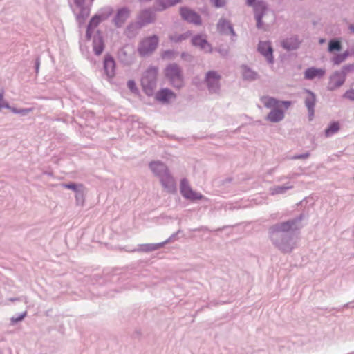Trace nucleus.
<instances>
[{
	"instance_id": "1",
	"label": "nucleus",
	"mask_w": 354,
	"mask_h": 354,
	"mask_svg": "<svg viewBox=\"0 0 354 354\" xmlns=\"http://www.w3.org/2000/svg\"><path fill=\"white\" fill-rule=\"evenodd\" d=\"M307 202L305 198L297 203L298 206L304 207V209L299 215L284 221L277 222L268 229L270 241L282 253H290L295 248V234L303 227L302 220L309 217V207L306 208Z\"/></svg>"
},
{
	"instance_id": "2",
	"label": "nucleus",
	"mask_w": 354,
	"mask_h": 354,
	"mask_svg": "<svg viewBox=\"0 0 354 354\" xmlns=\"http://www.w3.org/2000/svg\"><path fill=\"white\" fill-rule=\"evenodd\" d=\"M158 68L155 66H150L142 73L141 77V86L143 92L148 97L153 96L155 89L157 86Z\"/></svg>"
},
{
	"instance_id": "3",
	"label": "nucleus",
	"mask_w": 354,
	"mask_h": 354,
	"mask_svg": "<svg viewBox=\"0 0 354 354\" xmlns=\"http://www.w3.org/2000/svg\"><path fill=\"white\" fill-rule=\"evenodd\" d=\"M164 75L171 85L177 89L184 86V77L181 68L176 63L169 64L164 69Z\"/></svg>"
},
{
	"instance_id": "4",
	"label": "nucleus",
	"mask_w": 354,
	"mask_h": 354,
	"mask_svg": "<svg viewBox=\"0 0 354 354\" xmlns=\"http://www.w3.org/2000/svg\"><path fill=\"white\" fill-rule=\"evenodd\" d=\"M159 38L156 35H153L147 37L139 44L138 48L139 54L142 57H145L151 54L157 48Z\"/></svg>"
},
{
	"instance_id": "5",
	"label": "nucleus",
	"mask_w": 354,
	"mask_h": 354,
	"mask_svg": "<svg viewBox=\"0 0 354 354\" xmlns=\"http://www.w3.org/2000/svg\"><path fill=\"white\" fill-rule=\"evenodd\" d=\"M221 76L216 71H209L205 73V82L210 93H218L221 89Z\"/></svg>"
},
{
	"instance_id": "6",
	"label": "nucleus",
	"mask_w": 354,
	"mask_h": 354,
	"mask_svg": "<svg viewBox=\"0 0 354 354\" xmlns=\"http://www.w3.org/2000/svg\"><path fill=\"white\" fill-rule=\"evenodd\" d=\"M250 6L253 7L257 28L259 30L263 29L264 23L263 18L268 9L267 3L263 0H259L254 5Z\"/></svg>"
},
{
	"instance_id": "7",
	"label": "nucleus",
	"mask_w": 354,
	"mask_h": 354,
	"mask_svg": "<svg viewBox=\"0 0 354 354\" xmlns=\"http://www.w3.org/2000/svg\"><path fill=\"white\" fill-rule=\"evenodd\" d=\"M180 15L181 18L188 23L195 25H201L202 24L201 15L195 10L187 6L180 8Z\"/></svg>"
},
{
	"instance_id": "8",
	"label": "nucleus",
	"mask_w": 354,
	"mask_h": 354,
	"mask_svg": "<svg viewBox=\"0 0 354 354\" xmlns=\"http://www.w3.org/2000/svg\"><path fill=\"white\" fill-rule=\"evenodd\" d=\"M257 51L265 57L266 61L270 64H273L274 62V57L273 55L274 49L271 41H259L257 45Z\"/></svg>"
},
{
	"instance_id": "9",
	"label": "nucleus",
	"mask_w": 354,
	"mask_h": 354,
	"mask_svg": "<svg viewBox=\"0 0 354 354\" xmlns=\"http://www.w3.org/2000/svg\"><path fill=\"white\" fill-rule=\"evenodd\" d=\"M116 62L114 57L106 53L103 59V70L108 80L113 78L115 75Z\"/></svg>"
},
{
	"instance_id": "10",
	"label": "nucleus",
	"mask_w": 354,
	"mask_h": 354,
	"mask_svg": "<svg viewBox=\"0 0 354 354\" xmlns=\"http://www.w3.org/2000/svg\"><path fill=\"white\" fill-rule=\"evenodd\" d=\"M155 100L162 104H169L171 100L176 98V94L170 88H162L158 91L156 93H154Z\"/></svg>"
},
{
	"instance_id": "11",
	"label": "nucleus",
	"mask_w": 354,
	"mask_h": 354,
	"mask_svg": "<svg viewBox=\"0 0 354 354\" xmlns=\"http://www.w3.org/2000/svg\"><path fill=\"white\" fill-rule=\"evenodd\" d=\"M155 20L156 15L150 8L142 10L137 17V21L141 28L153 23Z\"/></svg>"
},
{
	"instance_id": "12",
	"label": "nucleus",
	"mask_w": 354,
	"mask_h": 354,
	"mask_svg": "<svg viewBox=\"0 0 354 354\" xmlns=\"http://www.w3.org/2000/svg\"><path fill=\"white\" fill-rule=\"evenodd\" d=\"M119 62L124 66H130L133 62V50L128 46L120 48L118 51Z\"/></svg>"
},
{
	"instance_id": "13",
	"label": "nucleus",
	"mask_w": 354,
	"mask_h": 354,
	"mask_svg": "<svg viewBox=\"0 0 354 354\" xmlns=\"http://www.w3.org/2000/svg\"><path fill=\"white\" fill-rule=\"evenodd\" d=\"M105 48V43L103 32L97 30L93 37V50L95 55L100 56Z\"/></svg>"
},
{
	"instance_id": "14",
	"label": "nucleus",
	"mask_w": 354,
	"mask_h": 354,
	"mask_svg": "<svg viewBox=\"0 0 354 354\" xmlns=\"http://www.w3.org/2000/svg\"><path fill=\"white\" fill-rule=\"evenodd\" d=\"M354 71V64H348L344 65L341 70L336 71V75H342V79L339 81H335L333 85L329 88V90L334 91L335 89L341 87L345 82L346 75L348 73Z\"/></svg>"
},
{
	"instance_id": "15",
	"label": "nucleus",
	"mask_w": 354,
	"mask_h": 354,
	"mask_svg": "<svg viewBox=\"0 0 354 354\" xmlns=\"http://www.w3.org/2000/svg\"><path fill=\"white\" fill-rule=\"evenodd\" d=\"M130 10L129 8L124 6L117 10L113 22L116 28H121L129 17Z\"/></svg>"
},
{
	"instance_id": "16",
	"label": "nucleus",
	"mask_w": 354,
	"mask_h": 354,
	"mask_svg": "<svg viewBox=\"0 0 354 354\" xmlns=\"http://www.w3.org/2000/svg\"><path fill=\"white\" fill-rule=\"evenodd\" d=\"M191 43L192 46L200 48L201 50H203L205 53H211L212 52L211 44L201 34H197L192 37Z\"/></svg>"
},
{
	"instance_id": "17",
	"label": "nucleus",
	"mask_w": 354,
	"mask_h": 354,
	"mask_svg": "<svg viewBox=\"0 0 354 354\" xmlns=\"http://www.w3.org/2000/svg\"><path fill=\"white\" fill-rule=\"evenodd\" d=\"M149 167L153 174L159 178L170 172L168 167L160 160L151 161Z\"/></svg>"
},
{
	"instance_id": "18",
	"label": "nucleus",
	"mask_w": 354,
	"mask_h": 354,
	"mask_svg": "<svg viewBox=\"0 0 354 354\" xmlns=\"http://www.w3.org/2000/svg\"><path fill=\"white\" fill-rule=\"evenodd\" d=\"M162 186L169 193H174L176 192V184L175 180L170 172L166 174L160 178Z\"/></svg>"
},
{
	"instance_id": "19",
	"label": "nucleus",
	"mask_w": 354,
	"mask_h": 354,
	"mask_svg": "<svg viewBox=\"0 0 354 354\" xmlns=\"http://www.w3.org/2000/svg\"><path fill=\"white\" fill-rule=\"evenodd\" d=\"M326 73L324 68H316L315 66L306 68L304 73V79L307 80H313L315 78L321 79Z\"/></svg>"
},
{
	"instance_id": "20",
	"label": "nucleus",
	"mask_w": 354,
	"mask_h": 354,
	"mask_svg": "<svg viewBox=\"0 0 354 354\" xmlns=\"http://www.w3.org/2000/svg\"><path fill=\"white\" fill-rule=\"evenodd\" d=\"M181 2L182 0H156L154 10L157 12H162Z\"/></svg>"
},
{
	"instance_id": "21",
	"label": "nucleus",
	"mask_w": 354,
	"mask_h": 354,
	"mask_svg": "<svg viewBox=\"0 0 354 354\" xmlns=\"http://www.w3.org/2000/svg\"><path fill=\"white\" fill-rule=\"evenodd\" d=\"M301 41L297 36L287 38L281 41V47L287 51H292L299 48Z\"/></svg>"
},
{
	"instance_id": "22",
	"label": "nucleus",
	"mask_w": 354,
	"mask_h": 354,
	"mask_svg": "<svg viewBox=\"0 0 354 354\" xmlns=\"http://www.w3.org/2000/svg\"><path fill=\"white\" fill-rule=\"evenodd\" d=\"M284 116L283 110L279 108L272 109L266 117V120L271 122L277 123L281 121L284 118Z\"/></svg>"
},
{
	"instance_id": "23",
	"label": "nucleus",
	"mask_w": 354,
	"mask_h": 354,
	"mask_svg": "<svg viewBox=\"0 0 354 354\" xmlns=\"http://www.w3.org/2000/svg\"><path fill=\"white\" fill-rule=\"evenodd\" d=\"M162 243H145V244H140L138 245V248L133 249L131 250H128L131 252H150L155 250H157L161 248H162Z\"/></svg>"
},
{
	"instance_id": "24",
	"label": "nucleus",
	"mask_w": 354,
	"mask_h": 354,
	"mask_svg": "<svg viewBox=\"0 0 354 354\" xmlns=\"http://www.w3.org/2000/svg\"><path fill=\"white\" fill-rule=\"evenodd\" d=\"M193 189L190 187L188 180L184 178L180 183V192L183 197L188 200Z\"/></svg>"
},
{
	"instance_id": "25",
	"label": "nucleus",
	"mask_w": 354,
	"mask_h": 354,
	"mask_svg": "<svg viewBox=\"0 0 354 354\" xmlns=\"http://www.w3.org/2000/svg\"><path fill=\"white\" fill-rule=\"evenodd\" d=\"M261 102L266 108L269 109H277L279 106L280 100L273 97L270 96H262L261 97Z\"/></svg>"
},
{
	"instance_id": "26",
	"label": "nucleus",
	"mask_w": 354,
	"mask_h": 354,
	"mask_svg": "<svg viewBox=\"0 0 354 354\" xmlns=\"http://www.w3.org/2000/svg\"><path fill=\"white\" fill-rule=\"evenodd\" d=\"M223 26H226V28H227L228 35H231L232 36H236L233 26L230 22V21L227 20L225 18H221L217 24L218 31H223Z\"/></svg>"
},
{
	"instance_id": "27",
	"label": "nucleus",
	"mask_w": 354,
	"mask_h": 354,
	"mask_svg": "<svg viewBox=\"0 0 354 354\" xmlns=\"http://www.w3.org/2000/svg\"><path fill=\"white\" fill-rule=\"evenodd\" d=\"M243 68V79L248 81H254L258 79L259 75L257 72L252 70L246 65L242 66Z\"/></svg>"
},
{
	"instance_id": "28",
	"label": "nucleus",
	"mask_w": 354,
	"mask_h": 354,
	"mask_svg": "<svg viewBox=\"0 0 354 354\" xmlns=\"http://www.w3.org/2000/svg\"><path fill=\"white\" fill-rule=\"evenodd\" d=\"M305 91L308 94L304 100L305 106L307 109H315L317 101L315 93L309 89H306Z\"/></svg>"
},
{
	"instance_id": "29",
	"label": "nucleus",
	"mask_w": 354,
	"mask_h": 354,
	"mask_svg": "<svg viewBox=\"0 0 354 354\" xmlns=\"http://www.w3.org/2000/svg\"><path fill=\"white\" fill-rule=\"evenodd\" d=\"M340 129V124L339 121L330 122L328 127L324 130V135L328 138L332 136L333 134L337 133Z\"/></svg>"
},
{
	"instance_id": "30",
	"label": "nucleus",
	"mask_w": 354,
	"mask_h": 354,
	"mask_svg": "<svg viewBox=\"0 0 354 354\" xmlns=\"http://www.w3.org/2000/svg\"><path fill=\"white\" fill-rule=\"evenodd\" d=\"M191 35H192V32L188 30L184 33L179 34V35H178V34L171 35L169 36V39L172 42L179 43L183 40L188 39L189 37V36H191Z\"/></svg>"
},
{
	"instance_id": "31",
	"label": "nucleus",
	"mask_w": 354,
	"mask_h": 354,
	"mask_svg": "<svg viewBox=\"0 0 354 354\" xmlns=\"http://www.w3.org/2000/svg\"><path fill=\"white\" fill-rule=\"evenodd\" d=\"M351 55L348 50H346L342 53L336 54L332 59V62L334 65H339L341 63L344 62L346 58Z\"/></svg>"
},
{
	"instance_id": "32",
	"label": "nucleus",
	"mask_w": 354,
	"mask_h": 354,
	"mask_svg": "<svg viewBox=\"0 0 354 354\" xmlns=\"http://www.w3.org/2000/svg\"><path fill=\"white\" fill-rule=\"evenodd\" d=\"M78 8H80V10L77 15L76 19L80 23H81V20L82 22H84L90 15V8L85 7L84 5L83 6H79Z\"/></svg>"
},
{
	"instance_id": "33",
	"label": "nucleus",
	"mask_w": 354,
	"mask_h": 354,
	"mask_svg": "<svg viewBox=\"0 0 354 354\" xmlns=\"http://www.w3.org/2000/svg\"><path fill=\"white\" fill-rule=\"evenodd\" d=\"M342 50V43L338 39L330 40L328 44L329 53L339 52Z\"/></svg>"
},
{
	"instance_id": "34",
	"label": "nucleus",
	"mask_w": 354,
	"mask_h": 354,
	"mask_svg": "<svg viewBox=\"0 0 354 354\" xmlns=\"http://www.w3.org/2000/svg\"><path fill=\"white\" fill-rule=\"evenodd\" d=\"M292 185H288L274 186V187L271 188V194L272 195L285 194L288 190L292 189Z\"/></svg>"
},
{
	"instance_id": "35",
	"label": "nucleus",
	"mask_w": 354,
	"mask_h": 354,
	"mask_svg": "<svg viewBox=\"0 0 354 354\" xmlns=\"http://www.w3.org/2000/svg\"><path fill=\"white\" fill-rule=\"evenodd\" d=\"M62 185L63 187H64L66 189L73 190L75 193L76 192H77L80 189H85V187L83 184L77 183L75 182H69L67 183H63Z\"/></svg>"
},
{
	"instance_id": "36",
	"label": "nucleus",
	"mask_w": 354,
	"mask_h": 354,
	"mask_svg": "<svg viewBox=\"0 0 354 354\" xmlns=\"http://www.w3.org/2000/svg\"><path fill=\"white\" fill-rule=\"evenodd\" d=\"M102 21H103V19L99 14H95L90 19L87 26L95 29Z\"/></svg>"
},
{
	"instance_id": "37",
	"label": "nucleus",
	"mask_w": 354,
	"mask_h": 354,
	"mask_svg": "<svg viewBox=\"0 0 354 354\" xmlns=\"http://www.w3.org/2000/svg\"><path fill=\"white\" fill-rule=\"evenodd\" d=\"M113 12V9L111 6H105L100 9L98 13L103 21L107 19Z\"/></svg>"
},
{
	"instance_id": "38",
	"label": "nucleus",
	"mask_w": 354,
	"mask_h": 354,
	"mask_svg": "<svg viewBox=\"0 0 354 354\" xmlns=\"http://www.w3.org/2000/svg\"><path fill=\"white\" fill-rule=\"evenodd\" d=\"M84 191L85 189H80L75 193L76 204L77 205H83L84 203Z\"/></svg>"
},
{
	"instance_id": "39",
	"label": "nucleus",
	"mask_w": 354,
	"mask_h": 354,
	"mask_svg": "<svg viewBox=\"0 0 354 354\" xmlns=\"http://www.w3.org/2000/svg\"><path fill=\"white\" fill-rule=\"evenodd\" d=\"M141 26L138 24V21L129 23L127 28L126 31L129 33L134 35L137 30L141 29Z\"/></svg>"
},
{
	"instance_id": "40",
	"label": "nucleus",
	"mask_w": 354,
	"mask_h": 354,
	"mask_svg": "<svg viewBox=\"0 0 354 354\" xmlns=\"http://www.w3.org/2000/svg\"><path fill=\"white\" fill-rule=\"evenodd\" d=\"M27 315V312L26 311H24V312H22L21 313H20L19 315H18L17 317H12L10 318V324L11 325H15L16 324H17L18 322H21Z\"/></svg>"
},
{
	"instance_id": "41",
	"label": "nucleus",
	"mask_w": 354,
	"mask_h": 354,
	"mask_svg": "<svg viewBox=\"0 0 354 354\" xmlns=\"http://www.w3.org/2000/svg\"><path fill=\"white\" fill-rule=\"evenodd\" d=\"M127 87L129 89V91L134 94H138L139 93V90L136 86V83L133 80H130L127 82Z\"/></svg>"
},
{
	"instance_id": "42",
	"label": "nucleus",
	"mask_w": 354,
	"mask_h": 354,
	"mask_svg": "<svg viewBox=\"0 0 354 354\" xmlns=\"http://www.w3.org/2000/svg\"><path fill=\"white\" fill-rule=\"evenodd\" d=\"M203 198H205V196L202 194L193 190L188 200L194 202L196 201L202 200Z\"/></svg>"
},
{
	"instance_id": "43",
	"label": "nucleus",
	"mask_w": 354,
	"mask_h": 354,
	"mask_svg": "<svg viewBox=\"0 0 354 354\" xmlns=\"http://www.w3.org/2000/svg\"><path fill=\"white\" fill-rule=\"evenodd\" d=\"M180 233H182V231L180 230H178L176 232L172 234L167 239H166L165 241L161 242L162 243V246L177 239L178 235Z\"/></svg>"
},
{
	"instance_id": "44",
	"label": "nucleus",
	"mask_w": 354,
	"mask_h": 354,
	"mask_svg": "<svg viewBox=\"0 0 354 354\" xmlns=\"http://www.w3.org/2000/svg\"><path fill=\"white\" fill-rule=\"evenodd\" d=\"M342 98L348 99L351 101L354 102V89L350 88L347 90L343 95Z\"/></svg>"
},
{
	"instance_id": "45",
	"label": "nucleus",
	"mask_w": 354,
	"mask_h": 354,
	"mask_svg": "<svg viewBox=\"0 0 354 354\" xmlns=\"http://www.w3.org/2000/svg\"><path fill=\"white\" fill-rule=\"evenodd\" d=\"M34 108H24V109H18V113L21 116H26L28 115L30 112L33 111Z\"/></svg>"
},
{
	"instance_id": "46",
	"label": "nucleus",
	"mask_w": 354,
	"mask_h": 354,
	"mask_svg": "<svg viewBox=\"0 0 354 354\" xmlns=\"http://www.w3.org/2000/svg\"><path fill=\"white\" fill-rule=\"evenodd\" d=\"M176 52L174 50H166L163 52L162 57V58L172 59Z\"/></svg>"
},
{
	"instance_id": "47",
	"label": "nucleus",
	"mask_w": 354,
	"mask_h": 354,
	"mask_svg": "<svg viewBox=\"0 0 354 354\" xmlns=\"http://www.w3.org/2000/svg\"><path fill=\"white\" fill-rule=\"evenodd\" d=\"M310 152H306V153H301V154H297V155H295L293 156H292L290 158L291 160H297V159H306L308 158L309 156H310Z\"/></svg>"
},
{
	"instance_id": "48",
	"label": "nucleus",
	"mask_w": 354,
	"mask_h": 354,
	"mask_svg": "<svg viewBox=\"0 0 354 354\" xmlns=\"http://www.w3.org/2000/svg\"><path fill=\"white\" fill-rule=\"evenodd\" d=\"M354 300L350 302H348L345 304H344L342 306H340L339 308H333L331 310H336L337 311H341L342 308H354Z\"/></svg>"
},
{
	"instance_id": "49",
	"label": "nucleus",
	"mask_w": 354,
	"mask_h": 354,
	"mask_svg": "<svg viewBox=\"0 0 354 354\" xmlns=\"http://www.w3.org/2000/svg\"><path fill=\"white\" fill-rule=\"evenodd\" d=\"M216 8H222L225 5V0H210Z\"/></svg>"
},
{
	"instance_id": "50",
	"label": "nucleus",
	"mask_w": 354,
	"mask_h": 354,
	"mask_svg": "<svg viewBox=\"0 0 354 354\" xmlns=\"http://www.w3.org/2000/svg\"><path fill=\"white\" fill-rule=\"evenodd\" d=\"M94 29L86 26L85 37L86 41H90L92 38Z\"/></svg>"
},
{
	"instance_id": "51",
	"label": "nucleus",
	"mask_w": 354,
	"mask_h": 354,
	"mask_svg": "<svg viewBox=\"0 0 354 354\" xmlns=\"http://www.w3.org/2000/svg\"><path fill=\"white\" fill-rule=\"evenodd\" d=\"M40 64H41V62H40V57L39 56H37L35 59V66H34V68H35V73L36 75L38 74L39 73V67H40Z\"/></svg>"
},
{
	"instance_id": "52",
	"label": "nucleus",
	"mask_w": 354,
	"mask_h": 354,
	"mask_svg": "<svg viewBox=\"0 0 354 354\" xmlns=\"http://www.w3.org/2000/svg\"><path fill=\"white\" fill-rule=\"evenodd\" d=\"M183 59L190 62L192 59V56L187 52H183L180 55Z\"/></svg>"
},
{
	"instance_id": "53",
	"label": "nucleus",
	"mask_w": 354,
	"mask_h": 354,
	"mask_svg": "<svg viewBox=\"0 0 354 354\" xmlns=\"http://www.w3.org/2000/svg\"><path fill=\"white\" fill-rule=\"evenodd\" d=\"M292 102L291 101H288V100H283V101H280V103H279V105H282L285 109H288L290 105H291Z\"/></svg>"
},
{
	"instance_id": "54",
	"label": "nucleus",
	"mask_w": 354,
	"mask_h": 354,
	"mask_svg": "<svg viewBox=\"0 0 354 354\" xmlns=\"http://www.w3.org/2000/svg\"><path fill=\"white\" fill-rule=\"evenodd\" d=\"M330 80H335V81H339L342 79V75H336V71L330 77Z\"/></svg>"
},
{
	"instance_id": "55",
	"label": "nucleus",
	"mask_w": 354,
	"mask_h": 354,
	"mask_svg": "<svg viewBox=\"0 0 354 354\" xmlns=\"http://www.w3.org/2000/svg\"><path fill=\"white\" fill-rule=\"evenodd\" d=\"M222 56L225 57L228 55V50L225 48H219L216 50Z\"/></svg>"
},
{
	"instance_id": "56",
	"label": "nucleus",
	"mask_w": 354,
	"mask_h": 354,
	"mask_svg": "<svg viewBox=\"0 0 354 354\" xmlns=\"http://www.w3.org/2000/svg\"><path fill=\"white\" fill-rule=\"evenodd\" d=\"M309 120H312L315 115V109H308Z\"/></svg>"
},
{
	"instance_id": "57",
	"label": "nucleus",
	"mask_w": 354,
	"mask_h": 354,
	"mask_svg": "<svg viewBox=\"0 0 354 354\" xmlns=\"http://www.w3.org/2000/svg\"><path fill=\"white\" fill-rule=\"evenodd\" d=\"M73 1H74V3L77 7L83 6L84 5V3H85V0H73Z\"/></svg>"
},
{
	"instance_id": "58",
	"label": "nucleus",
	"mask_w": 354,
	"mask_h": 354,
	"mask_svg": "<svg viewBox=\"0 0 354 354\" xmlns=\"http://www.w3.org/2000/svg\"><path fill=\"white\" fill-rule=\"evenodd\" d=\"M259 0H246V5L247 6H253L259 1Z\"/></svg>"
},
{
	"instance_id": "59",
	"label": "nucleus",
	"mask_w": 354,
	"mask_h": 354,
	"mask_svg": "<svg viewBox=\"0 0 354 354\" xmlns=\"http://www.w3.org/2000/svg\"><path fill=\"white\" fill-rule=\"evenodd\" d=\"M232 180V178L230 177L226 178L222 180V185H225L226 183H230Z\"/></svg>"
},
{
	"instance_id": "60",
	"label": "nucleus",
	"mask_w": 354,
	"mask_h": 354,
	"mask_svg": "<svg viewBox=\"0 0 354 354\" xmlns=\"http://www.w3.org/2000/svg\"><path fill=\"white\" fill-rule=\"evenodd\" d=\"M8 109L10 110L13 113H15V114H17L18 113V109L16 107H14V106H11L10 105V108H8Z\"/></svg>"
},
{
	"instance_id": "61",
	"label": "nucleus",
	"mask_w": 354,
	"mask_h": 354,
	"mask_svg": "<svg viewBox=\"0 0 354 354\" xmlns=\"http://www.w3.org/2000/svg\"><path fill=\"white\" fill-rule=\"evenodd\" d=\"M222 35H228V30L226 26H223V31H218Z\"/></svg>"
},
{
	"instance_id": "62",
	"label": "nucleus",
	"mask_w": 354,
	"mask_h": 354,
	"mask_svg": "<svg viewBox=\"0 0 354 354\" xmlns=\"http://www.w3.org/2000/svg\"><path fill=\"white\" fill-rule=\"evenodd\" d=\"M348 29L351 31V32L354 34V24H349Z\"/></svg>"
},
{
	"instance_id": "63",
	"label": "nucleus",
	"mask_w": 354,
	"mask_h": 354,
	"mask_svg": "<svg viewBox=\"0 0 354 354\" xmlns=\"http://www.w3.org/2000/svg\"><path fill=\"white\" fill-rule=\"evenodd\" d=\"M140 335V332L136 331L133 335H134V337H139Z\"/></svg>"
},
{
	"instance_id": "64",
	"label": "nucleus",
	"mask_w": 354,
	"mask_h": 354,
	"mask_svg": "<svg viewBox=\"0 0 354 354\" xmlns=\"http://www.w3.org/2000/svg\"><path fill=\"white\" fill-rule=\"evenodd\" d=\"M351 55H353L354 56V48H351Z\"/></svg>"
}]
</instances>
